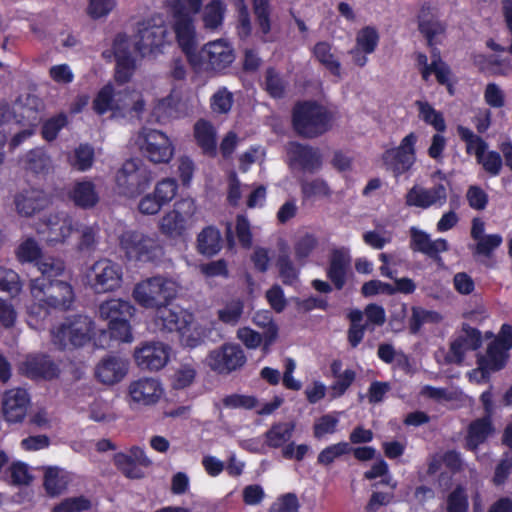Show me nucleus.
<instances>
[{
  "mask_svg": "<svg viewBox=\"0 0 512 512\" xmlns=\"http://www.w3.org/2000/svg\"><path fill=\"white\" fill-rule=\"evenodd\" d=\"M405 201L407 206L422 209H427L431 206L442 207L447 201V188L442 183L435 184L428 189L413 186L408 190Z\"/></svg>",
  "mask_w": 512,
  "mask_h": 512,
  "instance_id": "6ab92c4d",
  "label": "nucleus"
},
{
  "mask_svg": "<svg viewBox=\"0 0 512 512\" xmlns=\"http://www.w3.org/2000/svg\"><path fill=\"white\" fill-rule=\"evenodd\" d=\"M300 187L304 199L329 197L331 195V190L327 182L321 178H316L311 181H302Z\"/></svg>",
  "mask_w": 512,
  "mask_h": 512,
  "instance_id": "052dcab7",
  "label": "nucleus"
},
{
  "mask_svg": "<svg viewBox=\"0 0 512 512\" xmlns=\"http://www.w3.org/2000/svg\"><path fill=\"white\" fill-rule=\"evenodd\" d=\"M16 258L20 263H33L37 262L43 257L42 249L38 242L29 237L22 241L16 249Z\"/></svg>",
  "mask_w": 512,
  "mask_h": 512,
  "instance_id": "79ce46f5",
  "label": "nucleus"
},
{
  "mask_svg": "<svg viewBox=\"0 0 512 512\" xmlns=\"http://www.w3.org/2000/svg\"><path fill=\"white\" fill-rule=\"evenodd\" d=\"M276 267L279 271V276L284 285H293L299 275V271L294 266L288 254H280L276 260Z\"/></svg>",
  "mask_w": 512,
  "mask_h": 512,
  "instance_id": "bf43d9fd",
  "label": "nucleus"
},
{
  "mask_svg": "<svg viewBox=\"0 0 512 512\" xmlns=\"http://www.w3.org/2000/svg\"><path fill=\"white\" fill-rule=\"evenodd\" d=\"M418 117L425 124L432 126L436 132L444 133L447 129L444 115L436 110L428 101L417 100Z\"/></svg>",
  "mask_w": 512,
  "mask_h": 512,
  "instance_id": "f704fd0d",
  "label": "nucleus"
},
{
  "mask_svg": "<svg viewBox=\"0 0 512 512\" xmlns=\"http://www.w3.org/2000/svg\"><path fill=\"white\" fill-rule=\"evenodd\" d=\"M352 257L347 247L333 248L328 256L325 275L328 281L314 279L311 286L319 293L328 294L335 290H342L350 275Z\"/></svg>",
  "mask_w": 512,
  "mask_h": 512,
  "instance_id": "39448f33",
  "label": "nucleus"
},
{
  "mask_svg": "<svg viewBox=\"0 0 512 512\" xmlns=\"http://www.w3.org/2000/svg\"><path fill=\"white\" fill-rule=\"evenodd\" d=\"M234 96L226 87H220L210 98L211 110L216 114H228L233 106Z\"/></svg>",
  "mask_w": 512,
  "mask_h": 512,
  "instance_id": "6e6d98bb",
  "label": "nucleus"
},
{
  "mask_svg": "<svg viewBox=\"0 0 512 512\" xmlns=\"http://www.w3.org/2000/svg\"><path fill=\"white\" fill-rule=\"evenodd\" d=\"M23 169L35 176H46L52 168V159L44 148L30 149L21 159Z\"/></svg>",
  "mask_w": 512,
  "mask_h": 512,
  "instance_id": "c85d7f7f",
  "label": "nucleus"
},
{
  "mask_svg": "<svg viewBox=\"0 0 512 512\" xmlns=\"http://www.w3.org/2000/svg\"><path fill=\"white\" fill-rule=\"evenodd\" d=\"M151 171L137 159L126 160L117 171L115 182L120 195L135 198L151 184Z\"/></svg>",
  "mask_w": 512,
  "mask_h": 512,
  "instance_id": "1a4fd4ad",
  "label": "nucleus"
},
{
  "mask_svg": "<svg viewBox=\"0 0 512 512\" xmlns=\"http://www.w3.org/2000/svg\"><path fill=\"white\" fill-rule=\"evenodd\" d=\"M113 463L117 470L128 479L139 480L145 477L144 470L134 462L133 457L128 456L126 453H115Z\"/></svg>",
  "mask_w": 512,
  "mask_h": 512,
  "instance_id": "4c0bfd02",
  "label": "nucleus"
},
{
  "mask_svg": "<svg viewBox=\"0 0 512 512\" xmlns=\"http://www.w3.org/2000/svg\"><path fill=\"white\" fill-rule=\"evenodd\" d=\"M91 502L84 496L66 498L52 512H81L90 509Z\"/></svg>",
  "mask_w": 512,
  "mask_h": 512,
  "instance_id": "774afa93",
  "label": "nucleus"
},
{
  "mask_svg": "<svg viewBox=\"0 0 512 512\" xmlns=\"http://www.w3.org/2000/svg\"><path fill=\"white\" fill-rule=\"evenodd\" d=\"M256 23L263 35L271 31L270 0H251Z\"/></svg>",
  "mask_w": 512,
  "mask_h": 512,
  "instance_id": "49530a36",
  "label": "nucleus"
},
{
  "mask_svg": "<svg viewBox=\"0 0 512 512\" xmlns=\"http://www.w3.org/2000/svg\"><path fill=\"white\" fill-rule=\"evenodd\" d=\"M235 60L233 46L222 40L210 41L189 60L195 71L214 72L222 74Z\"/></svg>",
  "mask_w": 512,
  "mask_h": 512,
  "instance_id": "0eeeda50",
  "label": "nucleus"
},
{
  "mask_svg": "<svg viewBox=\"0 0 512 512\" xmlns=\"http://www.w3.org/2000/svg\"><path fill=\"white\" fill-rule=\"evenodd\" d=\"M24 371L32 380H52L60 374L59 366L47 354H36L30 356L24 362Z\"/></svg>",
  "mask_w": 512,
  "mask_h": 512,
  "instance_id": "aec40b11",
  "label": "nucleus"
},
{
  "mask_svg": "<svg viewBox=\"0 0 512 512\" xmlns=\"http://www.w3.org/2000/svg\"><path fill=\"white\" fill-rule=\"evenodd\" d=\"M140 150L149 161L168 163L174 154V147L169 137L160 130L143 129L141 136Z\"/></svg>",
  "mask_w": 512,
  "mask_h": 512,
  "instance_id": "ddd939ff",
  "label": "nucleus"
},
{
  "mask_svg": "<svg viewBox=\"0 0 512 512\" xmlns=\"http://www.w3.org/2000/svg\"><path fill=\"white\" fill-rule=\"evenodd\" d=\"M121 252L129 261L154 263L159 261L164 250L158 239L139 230L127 229L118 236Z\"/></svg>",
  "mask_w": 512,
  "mask_h": 512,
  "instance_id": "20e7f679",
  "label": "nucleus"
},
{
  "mask_svg": "<svg viewBox=\"0 0 512 512\" xmlns=\"http://www.w3.org/2000/svg\"><path fill=\"white\" fill-rule=\"evenodd\" d=\"M253 322L258 327L264 328V351H268L278 337L277 324L273 321L269 311L257 312L253 317Z\"/></svg>",
  "mask_w": 512,
  "mask_h": 512,
  "instance_id": "58836bf2",
  "label": "nucleus"
},
{
  "mask_svg": "<svg viewBox=\"0 0 512 512\" xmlns=\"http://www.w3.org/2000/svg\"><path fill=\"white\" fill-rule=\"evenodd\" d=\"M75 230H78V222L68 214H56L48 218L47 235L51 243L65 242Z\"/></svg>",
  "mask_w": 512,
  "mask_h": 512,
  "instance_id": "a878e982",
  "label": "nucleus"
},
{
  "mask_svg": "<svg viewBox=\"0 0 512 512\" xmlns=\"http://www.w3.org/2000/svg\"><path fill=\"white\" fill-rule=\"evenodd\" d=\"M38 270L41 272L42 277L46 280L62 275L66 269L64 260L53 256H43L37 262Z\"/></svg>",
  "mask_w": 512,
  "mask_h": 512,
  "instance_id": "09e8293b",
  "label": "nucleus"
},
{
  "mask_svg": "<svg viewBox=\"0 0 512 512\" xmlns=\"http://www.w3.org/2000/svg\"><path fill=\"white\" fill-rule=\"evenodd\" d=\"M94 162V149L89 144H80L75 148L70 164L78 171L89 170Z\"/></svg>",
  "mask_w": 512,
  "mask_h": 512,
  "instance_id": "3c124183",
  "label": "nucleus"
},
{
  "mask_svg": "<svg viewBox=\"0 0 512 512\" xmlns=\"http://www.w3.org/2000/svg\"><path fill=\"white\" fill-rule=\"evenodd\" d=\"M48 200L45 192L38 188H27L18 192L14 197V204L19 215L30 217L43 210Z\"/></svg>",
  "mask_w": 512,
  "mask_h": 512,
  "instance_id": "412c9836",
  "label": "nucleus"
},
{
  "mask_svg": "<svg viewBox=\"0 0 512 512\" xmlns=\"http://www.w3.org/2000/svg\"><path fill=\"white\" fill-rule=\"evenodd\" d=\"M495 431L492 423V417L484 415L470 422L467 427L465 437V448L469 451H477L479 446L483 444L490 435Z\"/></svg>",
  "mask_w": 512,
  "mask_h": 512,
  "instance_id": "393cba45",
  "label": "nucleus"
},
{
  "mask_svg": "<svg viewBox=\"0 0 512 512\" xmlns=\"http://www.w3.org/2000/svg\"><path fill=\"white\" fill-rule=\"evenodd\" d=\"M244 312V301L240 298L233 299L219 309L217 316L224 324L235 326L241 319Z\"/></svg>",
  "mask_w": 512,
  "mask_h": 512,
  "instance_id": "c03bdc74",
  "label": "nucleus"
},
{
  "mask_svg": "<svg viewBox=\"0 0 512 512\" xmlns=\"http://www.w3.org/2000/svg\"><path fill=\"white\" fill-rule=\"evenodd\" d=\"M187 228V221L178 210L167 212L161 219L159 229L161 233L170 238H178L184 235Z\"/></svg>",
  "mask_w": 512,
  "mask_h": 512,
  "instance_id": "c9c22d12",
  "label": "nucleus"
},
{
  "mask_svg": "<svg viewBox=\"0 0 512 512\" xmlns=\"http://www.w3.org/2000/svg\"><path fill=\"white\" fill-rule=\"evenodd\" d=\"M409 247L413 252L426 255L438 265L443 263L440 254L449 250V244L446 239L437 238L432 240L427 232L416 227L410 228Z\"/></svg>",
  "mask_w": 512,
  "mask_h": 512,
  "instance_id": "a211bd4d",
  "label": "nucleus"
},
{
  "mask_svg": "<svg viewBox=\"0 0 512 512\" xmlns=\"http://www.w3.org/2000/svg\"><path fill=\"white\" fill-rule=\"evenodd\" d=\"M129 394L134 402L142 405H151L159 400L162 388L158 380L143 378L130 384Z\"/></svg>",
  "mask_w": 512,
  "mask_h": 512,
  "instance_id": "b1692460",
  "label": "nucleus"
},
{
  "mask_svg": "<svg viewBox=\"0 0 512 512\" xmlns=\"http://www.w3.org/2000/svg\"><path fill=\"white\" fill-rule=\"evenodd\" d=\"M312 55L333 76L341 77V63L332 53L329 42H317L312 48Z\"/></svg>",
  "mask_w": 512,
  "mask_h": 512,
  "instance_id": "72a5a7b5",
  "label": "nucleus"
},
{
  "mask_svg": "<svg viewBox=\"0 0 512 512\" xmlns=\"http://www.w3.org/2000/svg\"><path fill=\"white\" fill-rule=\"evenodd\" d=\"M68 125V116L64 112H60L47 120H45L41 127V136L47 142L54 141L59 132Z\"/></svg>",
  "mask_w": 512,
  "mask_h": 512,
  "instance_id": "de8ad7c7",
  "label": "nucleus"
},
{
  "mask_svg": "<svg viewBox=\"0 0 512 512\" xmlns=\"http://www.w3.org/2000/svg\"><path fill=\"white\" fill-rule=\"evenodd\" d=\"M508 350L494 342L488 345L486 356L478 359L482 379H488L489 371H499L505 367Z\"/></svg>",
  "mask_w": 512,
  "mask_h": 512,
  "instance_id": "c756f323",
  "label": "nucleus"
},
{
  "mask_svg": "<svg viewBox=\"0 0 512 512\" xmlns=\"http://www.w3.org/2000/svg\"><path fill=\"white\" fill-rule=\"evenodd\" d=\"M264 84V89L270 97L281 99L285 96L287 83L274 67L266 69Z\"/></svg>",
  "mask_w": 512,
  "mask_h": 512,
  "instance_id": "a19ab883",
  "label": "nucleus"
},
{
  "mask_svg": "<svg viewBox=\"0 0 512 512\" xmlns=\"http://www.w3.org/2000/svg\"><path fill=\"white\" fill-rule=\"evenodd\" d=\"M417 135L410 132L400 142L398 147L390 148L382 154V161L387 170L398 177L408 172L416 160Z\"/></svg>",
  "mask_w": 512,
  "mask_h": 512,
  "instance_id": "9b49d317",
  "label": "nucleus"
},
{
  "mask_svg": "<svg viewBox=\"0 0 512 512\" xmlns=\"http://www.w3.org/2000/svg\"><path fill=\"white\" fill-rule=\"evenodd\" d=\"M418 30L425 37L427 45L434 49L435 37L445 32L446 25L436 17L432 20L419 21Z\"/></svg>",
  "mask_w": 512,
  "mask_h": 512,
  "instance_id": "13d9d810",
  "label": "nucleus"
},
{
  "mask_svg": "<svg viewBox=\"0 0 512 512\" xmlns=\"http://www.w3.org/2000/svg\"><path fill=\"white\" fill-rule=\"evenodd\" d=\"M379 40L380 36L377 29L373 26H365L358 31L355 46L366 53H374Z\"/></svg>",
  "mask_w": 512,
  "mask_h": 512,
  "instance_id": "5fc2aeb1",
  "label": "nucleus"
},
{
  "mask_svg": "<svg viewBox=\"0 0 512 512\" xmlns=\"http://www.w3.org/2000/svg\"><path fill=\"white\" fill-rule=\"evenodd\" d=\"M197 375L196 369L191 364H182L174 373L172 387L176 390L189 387Z\"/></svg>",
  "mask_w": 512,
  "mask_h": 512,
  "instance_id": "69168bd1",
  "label": "nucleus"
},
{
  "mask_svg": "<svg viewBox=\"0 0 512 512\" xmlns=\"http://www.w3.org/2000/svg\"><path fill=\"white\" fill-rule=\"evenodd\" d=\"M339 418L334 414H324L320 416L313 425V436L321 439L326 434H334L337 431Z\"/></svg>",
  "mask_w": 512,
  "mask_h": 512,
  "instance_id": "680f3d73",
  "label": "nucleus"
},
{
  "mask_svg": "<svg viewBox=\"0 0 512 512\" xmlns=\"http://www.w3.org/2000/svg\"><path fill=\"white\" fill-rule=\"evenodd\" d=\"M99 226L81 225L78 223V232H80L77 242V250L82 253H91L95 251L98 244Z\"/></svg>",
  "mask_w": 512,
  "mask_h": 512,
  "instance_id": "ea45409f",
  "label": "nucleus"
},
{
  "mask_svg": "<svg viewBox=\"0 0 512 512\" xmlns=\"http://www.w3.org/2000/svg\"><path fill=\"white\" fill-rule=\"evenodd\" d=\"M167 29L165 25H150L149 22L143 23L138 29L137 49L143 53L155 52L165 44Z\"/></svg>",
  "mask_w": 512,
  "mask_h": 512,
  "instance_id": "4be33fe9",
  "label": "nucleus"
},
{
  "mask_svg": "<svg viewBox=\"0 0 512 512\" xmlns=\"http://www.w3.org/2000/svg\"><path fill=\"white\" fill-rule=\"evenodd\" d=\"M318 245L317 238L310 233L300 237L294 244V255L298 262L305 260L312 254Z\"/></svg>",
  "mask_w": 512,
  "mask_h": 512,
  "instance_id": "e2e57ef3",
  "label": "nucleus"
},
{
  "mask_svg": "<svg viewBox=\"0 0 512 512\" xmlns=\"http://www.w3.org/2000/svg\"><path fill=\"white\" fill-rule=\"evenodd\" d=\"M155 323L162 331L184 333L190 325V320L182 312L162 306L156 310Z\"/></svg>",
  "mask_w": 512,
  "mask_h": 512,
  "instance_id": "cd10ccee",
  "label": "nucleus"
},
{
  "mask_svg": "<svg viewBox=\"0 0 512 512\" xmlns=\"http://www.w3.org/2000/svg\"><path fill=\"white\" fill-rule=\"evenodd\" d=\"M93 330L94 322L89 316L72 315L52 330V342L60 350L83 347L91 340Z\"/></svg>",
  "mask_w": 512,
  "mask_h": 512,
  "instance_id": "6e6552de",
  "label": "nucleus"
},
{
  "mask_svg": "<svg viewBox=\"0 0 512 512\" xmlns=\"http://www.w3.org/2000/svg\"><path fill=\"white\" fill-rule=\"evenodd\" d=\"M122 277L121 265L106 258L96 261L87 274L90 287L97 294L113 292L120 288Z\"/></svg>",
  "mask_w": 512,
  "mask_h": 512,
  "instance_id": "9d476101",
  "label": "nucleus"
},
{
  "mask_svg": "<svg viewBox=\"0 0 512 512\" xmlns=\"http://www.w3.org/2000/svg\"><path fill=\"white\" fill-rule=\"evenodd\" d=\"M469 497L466 488L457 484L446 498V512H468Z\"/></svg>",
  "mask_w": 512,
  "mask_h": 512,
  "instance_id": "a18cd8bd",
  "label": "nucleus"
},
{
  "mask_svg": "<svg viewBox=\"0 0 512 512\" xmlns=\"http://www.w3.org/2000/svg\"><path fill=\"white\" fill-rule=\"evenodd\" d=\"M115 74L114 79L117 84L123 85L128 83L136 69L135 59L131 55L115 57Z\"/></svg>",
  "mask_w": 512,
  "mask_h": 512,
  "instance_id": "864d4df0",
  "label": "nucleus"
},
{
  "mask_svg": "<svg viewBox=\"0 0 512 512\" xmlns=\"http://www.w3.org/2000/svg\"><path fill=\"white\" fill-rule=\"evenodd\" d=\"M30 405L31 397L26 389H8L1 397V415L7 423H22Z\"/></svg>",
  "mask_w": 512,
  "mask_h": 512,
  "instance_id": "4468645a",
  "label": "nucleus"
},
{
  "mask_svg": "<svg viewBox=\"0 0 512 512\" xmlns=\"http://www.w3.org/2000/svg\"><path fill=\"white\" fill-rule=\"evenodd\" d=\"M30 292L35 300L28 306V315L45 320L52 311H67L74 301L75 293L69 282L36 278L30 281Z\"/></svg>",
  "mask_w": 512,
  "mask_h": 512,
  "instance_id": "f257e3e1",
  "label": "nucleus"
},
{
  "mask_svg": "<svg viewBox=\"0 0 512 512\" xmlns=\"http://www.w3.org/2000/svg\"><path fill=\"white\" fill-rule=\"evenodd\" d=\"M226 7L221 0H212L204 9L203 22L205 28L216 29L222 25Z\"/></svg>",
  "mask_w": 512,
  "mask_h": 512,
  "instance_id": "37998d69",
  "label": "nucleus"
},
{
  "mask_svg": "<svg viewBox=\"0 0 512 512\" xmlns=\"http://www.w3.org/2000/svg\"><path fill=\"white\" fill-rule=\"evenodd\" d=\"M170 351V346L162 342H146L135 349L134 358L141 369L159 371L169 362Z\"/></svg>",
  "mask_w": 512,
  "mask_h": 512,
  "instance_id": "f3484780",
  "label": "nucleus"
},
{
  "mask_svg": "<svg viewBox=\"0 0 512 512\" xmlns=\"http://www.w3.org/2000/svg\"><path fill=\"white\" fill-rule=\"evenodd\" d=\"M247 361L239 344L224 343L209 352L207 362L210 369L220 375H229L242 368Z\"/></svg>",
  "mask_w": 512,
  "mask_h": 512,
  "instance_id": "f8f14e48",
  "label": "nucleus"
},
{
  "mask_svg": "<svg viewBox=\"0 0 512 512\" xmlns=\"http://www.w3.org/2000/svg\"><path fill=\"white\" fill-rule=\"evenodd\" d=\"M68 196L76 207L85 210L94 208L100 201L96 185L89 179L75 181Z\"/></svg>",
  "mask_w": 512,
  "mask_h": 512,
  "instance_id": "5701e85b",
  "label": "nucleus"
},
{
  "mask_svg": "<svg viewBox=\"0 0 512 512\" xmlns=\"http://www.w3.org/2000/svg\"><path fill=\"white\" fill-rule=\"evenodd\" d=\"M134 305L120 298H113L102 302L99 306V314L108 322L110 338L120 342L133 340L131 319L135 315Z\"/></svg>",
  "mask_w": 512,
  "mask_h": 512,
  "instance_id": "7ed1b4c3",
  "label": "nucleus"
},
{
  "mask_svg": "<svg viewBox=\"0 0 512 512\" xmlns=\"http://www.w3.org/2000/svg\"><path fill=\"white\" fill-rule=\"evenodd\" d=\"M223 246V239L218 228L206 226L197 235L196 248L199 254L213 257L218 254Z\"/></svg>",
  "mask_w": 512,
  "mask_h": 512,
  "instance_id": "2f4dec72",
  "label": "nucleus"
},
{
  "mask_svg": "<svg viewBox=\"0 0 512 512\" xmlns=\"http://www.w3.org/2000/svg\"><path fill=\"white\" fill-rule=\"evenodd\" d=\"M176 295V283L162 276H154L137 283L132 292L134 300L141 307L156 310L169 306Z\"/></svg>",
  "mask_w": 512,
  "mask_h": 512,
  "instance_id": "423d86ee",
  "label": "nucleus"
},
{
  "mask_svg": "<svg viewBox=\"0 0 512 512\" xmlns=\"http://www.w3.org/2000/svg\"><path fill=\"white\" fill-rule=\"evenodd\" d=\"M295 430L294 422H277L264 433L269 448L277 449L290 441Z\"/></svg>",
  "mask_w": 512,
  "mask_h": 512,
  "instance_id": "473e14b6",
  "label": "nucleus"
},
{
  "mask_svg": "<svg viewBox=\"0 0 512 512\" xmlns=\"http://www.w3.org/2000/svg\"><path fill=\"white\" fill-rule=\"evenodd\" d=\"M173 20L176 41L189 61L197 51L193 16L184 7H181L174 11Z\"/></svg>",
  "mask_w": 512,
  "mask_h": 512,
  "instance_id": "2eb2a0df",
  "label": "nucleus"
},
{
  "mask_svg": "<svg viewBox=\"0 0 512 512\" xmlns=\"http://www.w3.org/2000/svg\"><path fill=\"white\" fill-rule=\"evenodd\" d=\"M194 138L205 155L215 157L217 154L216 130L205 119H199L194 124Z\"/></svg>",
  "mask_w": 512,
  "mask_h": 512,
  "instance_id": "7c9ffc66",
  "label": "nucleus"
},
{
  "mask_svg": "<svg viewBox=\"0 0 512 512\" xmlns=\"http://www.w3.org/2000/svg\"><path fill=\"white\" fill-rule=\"evenodd\" d=\"M127 373V364L119 357L108 356L97 365V379L108 385L120 382Z\"/></svg>",
  "mask_w": 512,
  "mask_h": 512,
  "instance_id": "bb28decb",
  "label": "nucleus"
},
{
  "mask_svg": "<svg viewBox=\"0 0 512 512\" xmlns=\"http://www.w3.org/2000/svg\"><path fill=\"white\" fill-rule=\"evenodd\" d=\"M457 133L460 139L466 144V153L476 156V160H480L482 154H484L488 148L486 141L468 127L459 125L457 127Z\"/></svg>",
  "mask_w": 512,
  "mask_h": 512,
  "instance_id": "e433bc0d",
  "label": "nucleus"
},
{
  "mask_svg": "<svg viewBox=\"0 0 512 512\" xmlns=\"http://www.w3.org/2000/svg\"><path fill=\"white\" fill-rule=\"evenodd\" d=\"M300 507L297 495L288 492L277 497L270 505L268 512H300Z\"/></svg>",
  "mask_w": 512,
  "mask_h": 512,
  "instance_id": "0e129e2a",
  "label": "nucleus"
},
{
  "mask_svg": "<svg viewBox=\"0 0 512 512\" xmlns=\"http://www.w3.org/2000/svg\"><path fill=\"white\" fill-rule=\"evenodd\" d=\"M348 442L340 441L338 443L330 444L320 451L317 456V464L329 467L336 459L348 454Z\"/></svg>",
  "mask_w": 512,
  "mask_h": 512,
  "instance_id": "603ef678",
  "label": "nucleus"
},
{
  "mask_svg": "<svg viewBox=\"0 0 512 512\" xmlns=\"http://www.w3.org/2000/svg\"><path fill=\"white\" fill-rule=\"evenodd\" d=\"M333 115L315 100H302L294 104L291 123L294 132L304 139H315L332 127Z\"/></svg>",
  "mask_w": 512,
  "mask_h": 512,
  "instance_id": "f03ea898",
  "label": "nucleus"
},
{
  "mask_svg": "<svg viewBox=\"0 0 512 512\" xmlns=\"http://www.w3.org/2000/svg\"><path fill=\"white\" fill-rule=\"evenodd\" d=\"M287 156L290 167L311 174L319 171L323 164L322 154L318 148L297 141L288 143Z\"/></svg>",
  "mask_w": 512,
  "mask_h": 512,
  "instance_id": "dca6fc26",
  "label": "nucleus"
},
{
  "mask_svg": "<svg viewBox=\"0 0 512 512\" xmlns=\"http://www.w3.org/2000/svg\"><path fill=\"white\" fill-rule=\"evenodd\" d=\"M178 191V182L175 178H164L156 183L153 193L166 205L171 202Z\"/></svg>",
  "mask_w": 512,
  "mask_h": 512,
  "instance_id": "338daca9",
  "label": "nucleus"
},
{
  "mask_svg": "<svg viewBox=\"0 0 512 512\" xmlns=\"http://www.w3.org/2000/svg\"><path fill=\"white\" fill-rule=\"evenodd\" d=\"M22 290V282L16 271L0 266V292L17 296Z\"/></svg>",
  "mask_w": 512,
  "mask_h": 512,
  "instance_id": "8fccbe9b",
  "label": "nucleus"
},
{
  "mask_svg": "<svg viewBox=\"0 0 512 512\" xmlns=\"http://www.w3.org/2000/svg\"><path fill=\"white\" fill-rule=\"evenodd\" d=\"M66 481L60 476V471L56 467H49L44 474V488L49 496H58L66 489Z\"/></svg>",
  "mask_w": 512,
  "mask_h": 512,
  "instance_id": "4d7b16f0",
  "label": "nucleus"
}]
</instances>
